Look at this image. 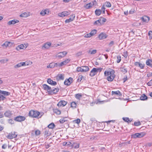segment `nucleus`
<instances>
[{
    "mask_svg": "<svg viewBox=\"0 0 152 152\" xmlns=\"http://www.w3.org/2000/svg\"><path fill=\"white\" fill-rule=\"evenodd\" d=\"M59 122H60V123L61 124H63V123L64 122L66 121V120H65V118H64L63 119H60V120H59Z\"/></svg>",
    "mask_w": 152,
    "mask_h": 152,
    "instance_id": "obj_54",
    "label": "nucleus"
},
{
    "mask_svg": "<svg viewBox=\"0 0 152 152\" xmlns=\"http://www.w3.org/2000/svg\"><path fill=\"white\" fill-rule=\"evenodd\" d=\"M123 119L124 120L125 122H127L128 121H129V118L128 117L126 118H123Z\"/></svg>",
    "mask_w": 152,
    "mask_h": 152,
    "instance_id": "obj_59",
    "label": "nucleus"
},
{
    "mask_svg": "<svg viewBox=\"0 0 152 152\" xmlns=\"http://www.w3.org/2000/svg\"><path fill=\"white\" fill-rule=\"evenodd\" d=\"M105 8L104 6L103 5L102 7L101 10H102V13L103 14H105Z\"/></svg>",
    "mask_w": 152,
    "mask_h": 152,
    "instance_id": "obj_57",
    "label": "nucleus"
},
{
    "mask_svg": "<svg viewBox=\"0 0 152 152\" xmlns=\"http://www.w3.org/2000/svg\"><path fill=\"white\" fill-rule=\"evenodd\" d=\"M141 123L140 121L137 122H135L134 123V125L135 126H138L140 125Z\"/></svg>",
    "mask_w": 152,
    "mask_h": 152,
    "instance_id": "obj_47",
    "label": "nucleus"
},
{
    "mask_svg": "<svg viewBox=\"0 0 152 152\" xmlns=\"http://www.w3.org/2000/svg\"><path fill=\"white\" fill-rule=\"evenodd\" d=\"M96 50H94L92 51H91V50H90L88 53H90L91 54H94L96 53Z\"/></svg>",
    "mask_w": 152,
    "mask_h": 152,
    "instance_id": "obj_39",
    "label": "nucleus"
},
{
    "mask_svg": "<svg viewBox=\"0 0 152 152\" xmlns=\"http://www.w3.org/2000/svg\"><path fill=\"white\" fill-rule=\"evenodd\" d=\"M92 36V34H91L90 33L89 34H86L84 36V37L85 38H90V37Z\"/></svg>",
    "mask_w": 152,
    "mask_h": 152,
    "instance_id": "obj_50",
    "label": "nucleus"
},
{
    "mask_svg": "<svg viewBox=\"0 0 152 152\" xmlns=\"http://www.w3.org/2000/svg\"><path fill=\"white\" fill-rule=\"evenodd\" d=\"M145 133L143 132H141L140 133H136L132 135V138H141L144 136Z\"/></svg>",
    "mask_w": 152,
    "mask_h": 152,
    "instance_id": "obj_5",
    "label": "nucleus"
},
{
    "mask_svg": "<svg viewBox=\"0 0 152 152\" xmlns=\"http://www.w3.org/2000/svg\"><path fill=\"white\" fill-rule=\"evenodd\" d=\"M117 62L119 63L121 60V57L119 56H118L117 57Z\"/></svg>",
    "mask_w": 152,
    "mask_h": 152,
    "instance_id": "obj_48",
    "label": "nucleus"
},
{
    "mask_svg": "<svg viewBox=\"0 0 152 152\" xmlns=\"http://www.w3.org/2000/svg\"><path fill=\"white\" fill-rule=\"evenodd\" d=\"M73 78L72 77H69L68 79H66L64 82L65 85L67 86L69 85L72 83Z\"/></svg>",
    "mask_w": 152,
    "mask_h": 152,
    "instance_id": "obj_10",
    "label": "nucleus"
},
{
    "mask_svg": "<svg viewBox=\"0 0 152 152\" xmlns=\"http://www.w3.org/2000/svg\"><path fill=\"white\" fill-rule=\"evenodd\" d=\"M104 5L108 7H111V4L109 2H106L105 3Z\"/></svg>",
    "mask_w": 152,
    "mask_h": 152,
    "instance_id": "obj_42",
    "label": "nucleus"
},
{
    "mask_svg": "<svg viewBox=\"0 0 152 152\" xmlns=\"http://www.w3.org/2000/svg\"><path fill=\"white\" fill-rule=\"evenodd\" d=\"M47 82L48 83L52 86H55L57 85L56 82L53 81L50 78L48 79L47 80Z\"/></svg>",
    "mask_w": 152,
    "mask_h": 152,
    "instance_id": "obj_19",
    "label": "nucleus"
},
{
    "mask_svg": "<svg viewBox=\"0 0 152 152\" xmlns=\"http://www.w3.org/2000/svg\"><path fill=\"white\" fill-rule=\"evenodd\" d=\"M70 60L69 59H67L65 61H64L63 62L64 63V64L65 65L66 64H67L68 63L69 61H70Z\"/></svg>",
    "mask_w": 152,
    "mask_h": 152,
    "instance_id": "obj_56",
    "label": "nucleus"
},
{
    "mask_svg": "<svg viewBox=\"0 0 152 152\" xmlns=\"http://www.w3.org/2000/svg\"><path fill=\"white\" fill-rule=\"evenodd\" d=\"M51 43L49 42H48L45 43L42 46V48H44L45 49H48L50 47Z\"/></svg>",
    "mask_w": 152,
    "mask_h": 152,
    "instance_id": "obj_23",
    "label": "nucleus"
},
{
    "mask_svg": "<svg viewBox=\"0 0 152 152\" xmlns=\"http://www.w3.org/2000/svg\"><path fill=\"white\" fill-rule=\"evenodd\" d=\"M83 76L82 75H80L78 77V82L82 80Z\"/></svg>",
    "mask_w": 152,
    "mask_h": 152,
    "instance_id": "obj_60",
    "label": "nucleus"
},
{
    "mask_svg": "<svg viewBox=\"0 0 152 152\" xmlns=\"http://www.w3.org/2000/svg\"><path fill=\"white\" fill-rule=\"evenodd\" d=\"M83 72H86L89 70V68L88 66H82Z\"/></svg>",
    "mask_w": 152,
    "mask_h": 152,
    "instance_id": "obj_29",
    "label": "nucleus"
},
{
    "mask_svg": "<svg viewBox=\"0 0 152 152\" xmlns=\"http://www.w3.org/2000/svg\"><path fill=\"white\" fill-rule=\"evenodd\" d=\"M147 85L149 86H152V79L150 80L147 83Z\"/></svg>",
    "mask_w": 152,
    "mask_h": 152,
    "instance_id": "obj_62",
    "label": "nucleus"
},
{
    "mask_svg": "<svg viewBox=\"0 0 152 152\" xmlns=\"http://www.w3.org/2000/svg\"><path fill=\"white\" fill-rule=\"evenodd\" d=\"M97 4L96 1L94 0L93 1L90 2L88 4H86L84 6V7L86 9H89L91 7L94 5H96Z\"/></svg>",
    "mask_w": 152,
    "mask_h": 152,
    "instance_id": "obj_4",
    "label": "nucleus"
},
{
    "mask_svg": "<svg viewBox=\"0 0 152 152\" xmlns=\"http://www.w3.org/2000/svg\"><path fill=\"white\" fill-rule=\"evenodd\" d=\"M28 65L27 63L25 62H21L18 63L14 66V67L15 68H18L21 66H26Z\"/></svg>",
    "mask_w": 152,
    "mask_h": 152,
    "instance_id": "obj_8",
    "label": "nucleus"
},
{
    "mask_svg": "<svg viewBox=\"0 0 152 152\" xmlns=\"http://www.w3.org/2000/svg\"><path fill=\"white\" fill-rule=\"evenodd\" d=\"M19 21L16 19H14L12 20L9 21L7 23V24L8 25H14L16 23H18Z\"/></svg>",
    "mask_w": 152,
    "mask_h": 152,
    "instance_id": "obj_20",
    "label": "nucleus"
},
{
    "mask_svg": "<svg viewBox=\"0 0 152 152\" xmlns=\"http://www.w3.org/2000/svg\"><path fill=\"white\" fill-rule=\"evenodd\" d=\"M13 44V43L12 42L6 41L2 44L1 46L4 48H6L11 46Z\"/></svg>",
    "mask_w": 152,
    "mask_h": 152,
    "instance_id": "obj_9",
    "label": "nucleus"
},
{
    "mask_svg": "<svg viewBox=\"0 0 152 152\" xmlns=\"http://www.w3.org/2000/svg\"><path fill=\"white\" fill-rule=\"evenodd\" d=\"M77 72H83V69L82 66L80 67H78L77 68Z\"/></svg>",
    "mask_w": 152,
    "mask_h": 152,
    "instance_id": "obj_43",
    "label": "nucleus"
},
{
    "mask_svg": "<svg viewBox=\"0 0 152 152\" xmlns=\"http://www.w3.org/2000/svg\"><path fill=\"white\" fill-rule=\"evenodd\" d=\"M7 146V145L6 144H4L2 146V148L3 149H6Z\"/></svg>",
    "mask_w": 152,
    "mask_h": 152,
    "instance_id": "obj_64",
    "label": "nucleus"
},
{
    "mask_svg": "<svg viewBox=\"0 0 152 152\" xmlns=\"http://www.w3.org/2000/svg\"><path fill=\"white\" fill-rule=\"evenodd\" d=\"M135 12V10H134L131 9L129 11V13L130 14H132L134 13Z\"/></svg>",
    "mask_w": 152,
    "mask_h": 152,
    "instance_id": "obj_61",
    "label": "nucleus"
},
{
    "mask_svg": "<svg viewBox=\"0 0 152 152\" xmlns=\"http://www.w3.org/2000/svg\"><path fill=\"white\" fill-rule=\"evenodd\" d=\"M26 119L25 117L22 116H18L14 118V120L17 122H21L24 121Z\"/></svg>",
    "mask_w": 152,
    "mask_h": 152,
    "instance_id": "obj_3",
    "label": "nucleus"
},
{
    "mask_svg": "<svg viewBox=\"0 0 152 152\" xmlns=\"http://www.w3.org/2000/svg\"><path fill=\"white\" fill-rule=\"evenodd\" d=\"M123 55L125 58H126L128 56L127 52V51H125L124 53L123 54Z\"/></svg>",
    "mask_w": 152,
    "mask_h": 152,
    "instance_id": "obj_58",
    "label": "nucleus"
},
{
    "mask_svg": "<svg viewBox=\"0 0 152 152\" xmlns=\"http://www.w3.org/2000/svg\"><path fill=\"white\" fill-rule=\"evenodd\" d=\"M100 18L102 20L101 22H102V24H103V23H104L107 20L105 18L101 17Z\"/></svg>",
    "mask_w": 152,
    "mask_h": 152,
    "instance_id": "obj_55",
    "label": "nucleus"
},
{
    "mask_svg": "<svg viewBox=\"0 0 152 152\" xmlns=\"http://www.w3.org/2000/svg\"><path fill=\"white\" fill-rule=\"evenodd\" d=\"M79 147V143H77L76 144H74L73 145V147L75 148H77Z\"/></svg>",
    "mask_w": 152,
    "mask_h": 152,
    "instance_id": "obj_44",
    "label": "nucleus"
},
{
    "mask_svg": "<svg viewBox=\"0 0 152 152\" xmlns=\"http://www.w3.org/2000/svg\"><path fill=\"white\" fill-rule=\"evenodd\" d=\"M20 16L21 17L26 18L27 17V14L26 12H24L21 14Z\"/></svg>",
    "mask_w": 152,
    "mask_h": 152,
    "instance_id": "obj_41",
    "label": "nucleus"
},
{
    "mask_svg": "<svg viewBox=\"0 0 152 152\" xmlns=\"http://www.w3.org/2000/svg\"><path fill=\"white\" fill-rule=\"evenodd\" d=\"M8 123L11 124H14V121L12 119H9L8 120Z\"/></svg>",
    "mask_w": 152,
    "mask_h": 152,
    "instance_id": "obj_46",
    "label": "nucleus"
},
{
    "mask_svg": "<svg viewBox=\"0 0 152 152\" xmlns=\"http://www.w3.org/2000/svg\"><path fill=\"white\" fill-rule=\"evenodd\" d=\"M75 17V16L74 15H72L70 16V17L69 19L66 20L65 22L66 23H69L73 21Z\"/></svg>",
    "mask_w": 152,
    "mask_h": 152,
    "instance_id": "obj_18",
    "label": "nucleus"
},
{
    "mask_svg": "<svg viewBox=\"0 0 152 152\" xmlns=\"http://www.w3.org/2000/svg\"><path fill=\"white\" fill-rule=\"evenodd\" d=\"M142 20L144 22H148L149 20V18L146 16H145L142 18Z\"/></svg>",
    "mask_w": 152,
    "mask_h": 152,
    "instance_id": "obj_27",
    "label": "nucleus"
},
{
    "mask_svg": "<svg viewBox=\"0 0 152 152\" xmlns=\"http://www.w3.org/2000/svg\"><path fill=\"white\" fill-rule=\"evenodd\" d=\"M57 78L58 80H63L64 79V75L62 74L58 75L57 77Z\"/></svg>",
    "mask_w": 152,
    "mask_h": 152,
    "instance_id": "obj_32",
    "label": "nucleus"
},
{
    "mask_svg": "<svg viewBox=\"0 0 152 152\" xmlns=\"http://www.w3.org/2000/svg\"><path fill=\"white\" fill-rule=\"evenodd\" d=\"M71 107L73 108H76L77 106L76 103L75 102H72L71 104Z\"/></svg>",
    "mask_w": 152,
    "mask_h": 152,
    "instance_id": "obj_37",
    "label": "nucleus"
},
{
    "mask_svg": "<svg viewBox=\"0 0 152 152\" xmlns=\"http://www.w3.org/2000/svg\"><path fill=\"white\" fill-rule=\"evenodd\" d=\"M107 37L106 34L104 33H102L98 36V37L100 39H103L106 38Z\"/></svg>",
    "mask_w": 152,
    "mask_h": 152,
    "instance_id": "obj_16",
    "label": "nucleus"
},
{
    "mask_svg": "<svg viewBox=\"0 0 152 152\" xmlns=\"http://www.w3.org/2000/svg\"><path fill=\"white\" fill-rule=\"evenodd\" d=\"M67 53V52L66 51L60 52L56 55V57L59 58H61L64 57Z\"/></svg>",
    "mask_w": 152,
    "mask_h": 152,
    "instance_id": "obj_6",
    "label": "nucleus"
},
{
    "mask_svg": "<svg viewBox=\"0 0 152 152\" xmlns=\"http://www.w3.org/2000/svg\"><path fill=\"white\" fill-rule=\"evenodd\" d=\"M146 64L151 67H152V60L148 59L146 60Z\"/></svg>",
    "mask_w": 152,
    "mask_h": 152,
    "instance_id": "obj_25",
    "label": "nucleus"
},
{
    "mask_svg": "<svg viewBox=\"0 0 152 152\" xmlns=\"http://www.w3.org/2000/svg\"><path fill=\"white\" fill-rule=\"evenodd\" d=\"M102 20L101 19H100L96 21L94 23V24L95 25H96L99 26H100L102 25V22H101Z\"/></svg>",
    "mask_w": 152,
    "mask_h": 152,
    "instance_id": "obj_24",
    "label": "nucleus"
},
{
    "mask_svg": "<svg viewBox=\"0 0 152 152\" xmlns=\"http://www.w3.org/2000/svg\"><path fill=\"white\" fill-rule=\"evenodd\" d=\"M4 114L5 117L8 118H10L12 115V113L11 111L10 110H8L5 111Z\"/></svg>",
    "mask_w": 152,
    "mask_h": 152,
    "instance_id": "obj_14",
    "label": "nucleus"
},
{
    "mask_svg": "<svg viewBox=\"0 0 152 152\" xmlns=\"http://www.w3.org/2000/svg\"><path fill=\"white\" fill-rule=\"evenodd\" d=\"M70 13V11H64L61 13H59L58 15L60 17H63L69 15Z\"/></svg>",
    "mask_w": 152,
    "mask_h": 152,
    "instance_id": "obj_11",
    "label": "nucleus"
},
{
    "mask_svg": "<svg viewBox=\"0 0 152 152\" xmlns=\"http://www.w3.org/2000/svg\"><path fill=\"white\" fill-rule=\"evenodd\" d=\"M67 104V102L64 100L60 101L57 104V106L58 107L65 106Z\"/></svg>",
    "mask_w": 152,
    "mask_h": 152,
    "instance_id": "obj_17",
    "label": "nucleus"
},
{
    "mask_svg": "<svg viewBox=\"0 0 152 152\" xmlns=\"http://www.w3.org/2000/svg\"><path fill=\"white\" fill-rule=\"evenodd\" d=\"M102 11V10L100 9H96L95 11V12L96 15L97 16H99L101 14Z\"/></svg>",
    "mask_w": 152,
    "mask_h": 152,
    "instance_id": "obj_31",
    "label": "nucleus"
},
{
    "mask_svg": "<svg viewBox=\"0 0 152 152\" xmlns=\"http://www.w3.org/2000/svg\"><path fill=\"white\" fill-rule=\"evenodd\" d=\"M35 134L36 135H39L40 134V131L39 130H36L35 131Z\"/></svg>",
    "mask_w": 152,
    "mask_h": 152,
    "instance_id": "obj_63",
    "label": "nucleus"
},
{
    "mask_svg": "<svg viewBox=\"0 0 152 152\" xmlns=\"http://www.w3.org/2000/svg\"><path fill=\"white\" fill-rule=\"evenodd\" d=\"M43 113H40L39 111L31 110L29 113L28 115L32 118H40L43 115Z\"/></svg>",
    "mask_w": 152,
    "mask_h": 152,
    "instance_id": "obj_1",
    "label": "nucleus"
},
{
    "mask_svg": "<svg viewBox=\"0 0 152 152\" xmlns=\"http://www.w3.org/2000/svg\"><path fill=\"white\" fill-rule=\"evenodd\" d=\"M134 65L137 66H139L141 69H143L145 67V64L144 63H142L138 62L134 63Z\"/></svg>",
    "mask_w": 152,
    "mask_h": 152,
    "instance_id": "obj_12",
    "label": "nucleus"
},
{
    "mask_svg": "<svg viewBox=\"0 0 152 152\" xmlns=\"http://www.w3.org/2000/svg\"><path fill=\"white\" fill-rule=\"evenodd\" d=\"M42 86L44 89L47 91L48 94H50V92L51 90V87L45 84H43Z\"/></svg>",
    "mask_w": 152,
    "mask_h": 152,
    "instance_id": "obj_13",
    "label": "nucleus"
},
{
    "mask_svg": "<svg viewBox=\"0 0 152 152\" xmlns=\"http://www.w3.org/2000/svg\"><path fill=\"white\" fill-rule=\"evenodd\" d=\"M82 96V95L81 94H77L75 95V97L78 99H80Z\"/></svg>",
    "mask_w": 152,
    "mask_h": 152,
    "instance_id": "obj_38",
    "label": "nucleus"
},
{
    "mask_svg": "<svg viewBox=\"0 0 152 152\" xmlns=\"http://www.w3.org/2000/svg\"><path fill=\"white\" fill-rule=\"evenodd\" d=\"M59 90V89L58 88H55L53 89H51V91L50 92V94H56L58 92Z\"/></svg>",
    "mask_w": 152,
    "mask_h": 152,
    "instance_id": "obj_21",
    "label": "nucleus"
},
{
    "mask_svg": "<svg viewBox=\"0 0 152 152\" xmlns=\"http://www.w3.org/2000/svg\"><path fill=\"white\" fill-rule=\"evenodd\" d=\"M55 126V125L53 123H51L49 124L48 126V127L50 129H53Z\"/></svg>",
    "mask_w": 152,
    "mask_h": 152,
    "instance_id": "obj_36",
    "label": "nucleus"
},
{
    "mask_svg": "<svg viewBox=\"0 0 152 152\" xmlns=\"http://www.w3.org/2000/svg\"><path fill=\"white\" fill-rule=\"evenodd\" d=\"M50 133L49 131L48 130H47L46 129L45 132V134L47 136H49L50 134Z\"/></svg>",
    "mask_w": 152,
    "mask_h": 152,
    "instance_id": "obj_53",
    "label": "nucleus"
},
{
    "mask_svg": "<svg viewBox=\"0 0 152 152\" xmlns=\"http://www.w3.org/2000/svg\"><path fill=\"white\" fill-rule=\"evenodd\" d=\"M80 119H77L74 121L75 123L77 124H79L80 123Z\"/></svg>",
    "mask_w": 152,
    "mask_h": 152,
    "instance_id": "obj_52",
    "label": "nucleus"
},
{
    "mask_svg": "<svg viewBox=\"0 0 152 152\" xmlns=\"http://www.w3.org/2000/svg\"><path fill=\"white\" fill-rule=\"evenodd\" d=\"M114 73L115 71L113 69H112L110 71L106 72L105 71L104 72L105 75L107 76V79L108 81H111L113 80L115 76V75L114 74Z\"/></svg>",
    "mask_w": 152,
    "mask_h": 152,
    "instance_id": "obj_2",
    "label": "nucleus"
},
{
    "mask_svg": "<svg viewBox=\"0 0 152 152\" xmlns=\"http://www.w3.org/2000/svg\"><path fill=\"white\" fill-rule=\"evenodd\" d=\"M112 95H116L119 96L121 95V92L119 91H112Z\"/></svg>",
    "mask_w": 152,
    "mask_h": 152,
    "instance_id": "obj_33",
    "label": "nucleus"
},
{
    "mask_svg": "<svg viewBox=\"0 0 152 152\" xmlns=\"http://www.w3.org/2000/svg\"><path fill=\"white\" fill-rule=\"evenodd\" d=\"M140 99L142 100H146L148 99L147 96L145 94H142L140 97Z\"/></svg>",
    "mask_w": 152,
    "mask_h": 152,
    "instance_id": "obj_30",
    "label": "nucleus"
},
{
    "mask_svg": "<svg viewBox=\"0 0 152 152\" xmlns=\"http://www.w3.org/2000/svg\"><path fill=\"white\" fill-rule=\"evenodd\" d=\"M6 98L5 96L3 95H0V101H4Z\"/></svg>",
    "mask_w": 152,
    "mask_h": 152,
    "instance_id": "obj_49",
    "label": "nucleus"
},
{
    "mask_svg": "<svg viewBox=\"0 0 152 152\" xmlns=\"http://www.w3.org/2000/svg\"><path fill=\"white\" fill-rule=\"evenodd\" d=\"M45 11H46V10H42L40 13V14L42 16H44L47 13Z\"/></svg>",
    "mask_w": 152,
    "mask_h": 152,
    "instance_id": "obj_45",
    "label": "nucleus"
},
{
    "mask_svg": "<svg viewBox=\"0 0 152 152\" xmlns=\"http://www.w3.org/2000/svg\"><path fill=\"white\" fill-rule=\"evenodd\" d=\"M148 35L149 36L150 39H152V31H149L148 33Z\"/></svg>",
    "mask_w": 152,
    "mask_h": 152,
    "instance_id": "obj_51",
    "label": "nucleus"
},
{
    "mask_svg": "<svg viewBox=\"0 0 152 152\" xmlns=\"http://www.w3.org/2000/svg\"><path fill=\"white\" fill-rule=\"evenodd\" d=\"M17 135V134H15V132H13L10 133L9 135L7 136V137L9 139H11L16 137Z\"/></svg>",
    "mask_w": 152,
    "mask_h": 152,
    "instance_id": "obj_7",
    "label": "nucleus"
},
{
    "mask_svg": "<svg viewBox=\"0 0 152 152\" xmlns=\"http://www.w3.org/2000/svg\"><path fill=\"white\" fill-rule=\"evenodd\" d=\"M53 111L54 113L57 115H60L61 113L60 110L57 109H53Z\"/></svg>",
    "mask_w": 152,
    "mask_h": 152,
    "instance_id": "obj_34",
    "label": "nucleus"
},
{
    "mask_svg": "<svg viewBox=\"0 0 152 152\" xmlns=\"http://www.w3.org/2000/svg\"><path fill=\"white\" fill-rule=\"evenodd\" d=\"M54 67H55V65L54 64V63L52 62L51 63H50L49 65H48L47 66V68H54Z\"/></svg>",
    "mask_w": 152,
    "mask_h": 152,
    "instance_id": "obj_35",
    "label": "nucleus"
},
{
    "mask_svg": "<svg viewBox=\"0 0 152 152\" xmlns=\"http://www.w3.org/2000/svg\"><path fill=\"white\" fill-rule=\"evenodd\" d=\"M121 71L123 72L124 74L126 73L127 72V69L125 66H124L123 67L120 68Z\"/></svg>",
    "mask_w": 152,
    "mask_h": 152,
    "instance_id": "obj_28",
    "label": "nucleus"
},
{
    "mask_svg": "<svg viewBox=\"0 0 152 152\" xmlns=\"http://www.w3.org/2000/svg\"><path fill=\"white\" fill-rule=\"evenodd\" d=\"M10 94V92L4 91H2L0 89V95H2L4 96H6L9 95Z\"/></svg>",
    "mask_w": 152,
    "mask_h": 152,
    "instance_id": "obj_15",
    "label": "nucleus"
},
{
    "mask_svg": "<svg viewBox=\"0 0 152 152\" xmlns=\"http://www.w3.org/2000/svg\"><path fill=\"white\" fill-rule=\"evenodd\" d=\"M97 31L96 30L94 29L91 31L90 32V33L91 35L92 34V36H93L96 34Z\"/></svg>",
    "mask_w": 152,
    "mask_h": 152,
    "instance_id": "obj_40",
    "label": "nucleus"
},
{
    "mask_svg": "<svg viewBox=\"0 0 152 152\" xmlns=\"http://www.w3.org/2000/svg\"><path fill=\"white\" fill-rule=\"evenodd\" d=\"M96 71V68H93L90 72V76L93 77L97 73Z\"/></svg>",
    "mask_w": 152,
    "mask_h": 152,
    "instance_id": "obj_22",
    "label": "nucleus"
},
{
    "mask_svg": "<svg viewBox=\"0 0 152 152\" xmlns=\"http://www.w3.org/2000/svg\"><path fill=\"white\" fill-rule=\"evenodd\" d=\"M25 47L24 45L23 44H21L19 45H18L16 48V49L17 50H19L21 49H23Z\"/></svg>",
    "mask_w": 152,
    "mask_h": 152,
    "instance_id": "obj_26",
    "label": "nucleus"
}]
</instances>
